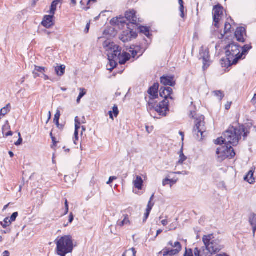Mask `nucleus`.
<instances>
[{
	"label": "nucleus",
	"mask_w": 256,
	"mask_h": 256,
	"mask_svg": "<svg viewBox=\"0 0 256 256\" xmlns=\"http://www.w3.org/2000/svg\"><path fill=\"white\" fill-rule=\"evenodd\" d=\"M10 224H11V222H10V220L8 218H4V220L3 222H0V224H1L2 226L4 228H6Z\"/></svg>",
	"instance_id": "473e14b6"
},
{
	"label": "nucleus",
	"mask_w": 256,
	"mask_h": 256,
	"mask_svg": "<svg viewBox=\"0 0 256 256\" xmlns=\"http://www.w3.org/2000/svg\"><path fill=\"white\" fill-rule=\"evenodd\" d=\"M103 46L107 52L110 66L108 70L110 71L114 69L118 62L124 64L130 59V54L125 52L122 53V48L114 42L106 40L104 42Z\"/></svg>",
	"instance_id": "f257e3e1"
},
{
	"label": "nucleus",
	"mask_w": 256,
	"mask_h": 256,
	"mask_svg": "<svg viewBox=\"0 0 256 256\" xmlns=\"http://www.w3.org/2000/svg\"><path fill=\"white\" fill-rule=\"evenodd\" d=\"M214 143L216 144H220V146H222L221 144H226V141L224 140V136H223L217 138L216 140H215Z\"/></svg>",
	"instance_id": "72a5a7b5"
},
{
	"label": "nucleus",
	"mask_w": 256,
	"mask_h": 256,
	"mask_svg": "<svg viewBox=\"0 0 256 256\" xmlns=\"http://www.w3.org/2000/svg\"><path fill=\"white\" fill-rule=\"evenodd\" d=\"M214 96H216L220 100H221L224 97V94L221 90H215L212 92Z\"/></svg>",
	"instance_id": "cd10ccee"
},
{
	"label": "nucleus",
	"mask_w": 256,
	"mask_h": 256,
	"mask_svg": "<svg viewBox=\"0 0 256 256\" xmlns=\"http://www.w3.org/2000/svg\"><path fill=\"white\" fill-rule=\"evenodd\" d=\"M230 106H231V102H230V103L228 102L225 106L226 109L227 110H229L230 108Z\"/></svg>",
	"instance_id": "6e6d98bb"
},
{
	"label": "nucleus",
	"mask_w": 256,
	"mask_h": 256,
	"mask_svg": "<svg viewBox=\"0 0 256 256\" xmlns=\"http://www.w3.org/2000/svg\"><path fill=\"white\" fill-rule=\"evenodd\" d=\"M10 256V252L8 250H5L3 252V256Z\"/></svg>",
	"instance_id": "bf43d9fd"
},
{
	"label": "nucleus",
	"mask_w": 256,
	"mask_h": 256,
	"mask_svg": "<svg viewBox=\"0 0 256 256\" xmlns=\"http://www.w3.org/2000/svg\"><path fill=\"white\" fill-rule=\"evenodd\" d=\"M162 232V230L160 229H159L156 232V236H158V234H160Z\"/></svg>",
	"instance_id": "69168bd1"
},
{
	"label": "nucleus",
	"mask_w": 256,
	"mask_h": 256,
	"mask_svg": "<svg viewBox=\"0 0 256 256\" xmlns=\"http://www.w3.org/2000/svg\"><path fill=\"white\" fill-rule=\"evenodd\" d=\"M138 46H131L130 48V52L132 54V56L133 58H134L138 54V50H139Z\"/></svg>",
	"instance_id": "bb28decb"
},
{
	"label": "nucleus",
	"mask_w": 256,
	"mask_h": 256,
	"mask_svg": "<svg viewBox=\"0 0 256 256\" xmlns=\"http://www.w3.org/2000/svg\"><path fill=\"white\" fill-rule=\"evenodd\" d=\"M232 28V26L229 22H226L224 24V34L230 32Z\"/></svg>",
	"instance_id": "c9c22d12"
},
{
	"label": "nucleus",
	"mask_w": 256,
	"mask_h": 256,
	"mask_svg": "<svg viewBox=\"0 0 256 256\" xmlns=\"http://www.w3.org/2000/svg\"><path fill=\"white\" fill-rule=\"evenodd\" d=\"M226 59H222L221 64L222 67H228L236 64L238 61L242 58L241 47L238 44L232 43L226 48Z\"/></svg>",
	"instance_id": "20e7f679"
},
{
	"label": "nucleus",
	"mask_w": 256,
	"mask_h": 256,
	"mask_svg": "<svg viewBox=\"0 0 256 256\" xmlns=\"http://www.w3.org/2000/svg\"><path fill=\"white\" fill-rule=\"evenodd\" d=\"M78 130H74V136H75V137H76L77 136H78Z\"/></svg>",
	"instance_id": "0e129e2a"
},
{
	"label": "nucleus",
	"mask_w": 256,
	"mask_h": 256,
	"mask_svg": "<svg viewBox=\"0 0 256 256\" xmlns=\"http://www.w3.org/2000/svg\"><path fill=\"white\" fill-rule=\"evenodd\" d=\"M195 126L194 128L193 134L196 139L200 140L204 136V133L206 132L204 126V116H201L196 118L195 120Z\"/></svg>",
	"instance_id": "1a4fd4ad"
},
{
	"label": "nucleus",
	"mask_w": 256,
	"mask_h": 256,
	"mask_svg": "<svg viewBox=\"0 0 256 256\" xmlns=\"http://www.w3.org/2000/svg\"><path fill=\"white\" fill-rule=\"evenodd\" d=\"M178 2L180 6H181V4H184V2L182 0H178Z\"/></svg>",
	"instance_id": "774afa93"
},
{
	"label": "nucleus",
	"mask_w": 256,
	"mask_h": 256,
	"mask_svg": "<svg viewBox=\"0 0 256 256\" xmlns=\"http://www.w3.org/2000/svg\"><path fill=\"white\" fill-rule=\"evenodd\" d=\"M66 66L64 65H60L55 67V71L58 76H62L65 72Z\"/></svg>",
	"instance_id": "5701e85b"
},
{
	"label": "nucleus",
	"mask_w": 256,
	"mask_h": 256,
	"mask_svg": "<svg viewBox=\"0 0 256 256\" xmlns=\"http://www.w3.org/2000/svg\"><path fill=\"white\" fill-rule=\"evenodd\" d=\"M9 129H10V126H9L8 122L7 120V121H6V124H4V125L3 126V127L2 128V130L3 134H4L6 130H8Z\"/></svg>",
	"instance_id": "e433bc0d"
},
{
	"label": "nucleus",
	"mask_w": 256,
	"mask_h": 256,
	"mask_svg": "<svg viewBox=\"0 0 256 256\" xmlns=\"http://www.w3.org/2000/svg\"><path fill=\"white\" fill-rule=\"evenodd\" d=\"M200 55L203 60V69L205 70L208 68L210 64L208 50L207 49L203 50L200 52Z\"/></svg>",
	"instance_id": "f8f14e48"
},
{
	"label": "nucleus",
	"mask_w": 256,
	"mask_h": 256,
	"mask_svg": "<svg viewBox=\"0 0 256 256\" xmlns=\"http://www.w3.org/2000/svg\"><path fill=\"white\" fill-rule=\"evenodd\" d=\"M42 77L44 78V80H48L49 79L48 76L47 75L45 74L44 73L42 74Z\"/></svg>",
	"instance_id": "13d9d810"
},
{
	"label": "nucleus",
	"mask_w": 256,
	"mask_h": 256,
	"mask_svg": "<svg viewBox=\"0 0 256 256\" xmlns=\"http://www.w3.org/2000/svg\"><path fill=\"white\" fill-rule=\"evenodd\" d=\"M54 16V15L52 14L50 16H45L42 22V25L46 28H50L54 24L52 20Z\"/></svg>",
	"instance_id": "dca6fc26"
},
{
	"label": "nucleus",
	"mask_w": 256,
	"mask_h": 256,
	"mask_svg": "<svg viewBox=\"0 0 256 256\" xmlns=\"http://www.w3.org/2000/svg\"><path fill=\"white\" fill-rule=\"evenodd\" d=\"M180 12H184V4H181L180 8Z\"/></svg>",
	"instance_id": "052dcab7"
},
{
	"label": "nucleus",
	"mask_w": 256,
	"mask_h": 256,
	"mask_svg": "<svg viewBox=\"0 0 256 256\" xmlns=\"http://www.w3.org/2000/svg\"><path fill=\"white\" fill-rule=\"evenodd\" d=\"M236 126H232L224 133L226 144H230L232 146H236L242 134L245 139L250 134V128L248 126L240 125L236 123Z\"/></svg>",
	"instance_id": "f03ea898"
},
{
	"label": "nucleus",
	"mask_w": 256,
	"mask_h": 256,
	"mask_svg": "<svg viewBox=\"0 0 256 256\" xmlns=\"http://www.w3.org/2000/svg\"><path fill=\"white\" fill-rule=\"evenodd\" d=\"M153 206H154V204H152L150 202V200H149L148 204L147 206V208H146V210H148V208H149L150 209V212Z\"/></svg>",
	"instance_id": "37998d69"
},
{
	"label": "nucleus",
	"mask_w": 256,
	"mask_h": 256,
	"mask_svg": "<svg viewBox=\"0 0 256 256\" xmlns=\"http://www.w3.org/2000/svg\"><path fill=\"white\" fill-rule=\"evenodd\" d=\"M196 115V112L194 111H190V114H189L190 116L192 118H194V116Z\"/></svg>",
	"instance_id": "864d4df0"
},
{
	"label": "nucleus",
	"mask_w": 256,
	"mask_h": 256,
	"mask_svg": "<svg viewBox=\"0 0 256 256\" xmlns=\"http://www.w3.org/2000/svg\"><path fill=\"white\" fill-rule=\"evenodd\" d=\"M184 256H194L192 249H187L186 248V252Z\"/></svg>",
	"instance_id": "4c0bfd02"
},
{
	"label": "nucleus",
	"mask_w": 256,
	"mask_h": 256,
	"mask_svg": "<svg viewBox=\"0 0 256 256\" xmlns=\"http://www.w3.org/2000/svg\"><path fill=\"white\" fill-rule=\"evenodd\" d=\"M64 206H65V212H64V215H66L68 212V200L66 199L65 200Z\"/></svg>",
	"instance_id": "a19ab883"
},
{
	"label": "nucleus",
	"mask_w": 256,
	"mask_h": 256,
	"mask_svg": "<svg viewBox=\"0 0 256 256\" xmlns=\"http://www.w3.org/2000/svg\"><path fill=\"white\" fill-rule=\"evenodd\" d=\"M252 48V46L250 45L246 44L242 48H241V54H242V56L243 55H245L247 52Z\"/></svg>",
	"instance_id": "c85d7f7f"
},
{
	"label": "nucleus",
	"mask_w": 256,
	"mask_h": 256,
	"mask_svg": "<svg viewBox=\"0 0 256 256\" xmlns=\"http://www.w3.org/2000/svg\"><path fill=\"white\" fill-rule=\"evenodd\" d=\"M254 168H252L244 178V180H246L250 184H253L254 182Z\"/></svg>",
	"instance_id": "aec40b11"
},
{
	"label": "nucleus",
	"mask_w": 256,
	"mask_h": 256,
	"mask_svg": "<svg viewBox=\"0 0 256 256\" xmlns=\"http://www.w3.org/2000/svg\"><path fill=\"white\" fill-rule=\"evenodd\" d=\"M136 12L134 10H131L126 12L125 14L126 18L130 21L132 24H137L138 22H140L139 20L136 16Z\"/></svg>",
	"instance_id": "4468645a"
},
{
	"label": "nucleus",
	"mask_w": 256,
	"mask_h": 256,
	"mask_svg": "<svg viewBox=\"0 0 256 256\" xmlns=\"http://www.w3.org/2000/svg\"><path fill=\"white\" fill-rule=\"evenodd\" d=\"M248 222L252 226L253 236H254L256 232V214L252 212L248 216Z\"/></svg>",
	"instance_id": "f3484780"
},
{
	"label": "nucleus",
	"mask_w": 256,
	"mask_h": 256,
	"mask_svg": "<svg viewBox=\"0 0 256 256\" xmlns=\"http://www.w3.org/2000/svg\"><path fill=\"white\" fill-rule=\"evenodd\" d=\"M161 222L164 226H166L168 224V221L166 219L162 220Z\"/></svg>",
	"instance_id": "5fc2aeb1"
},
{
	"label": "nucleus",
	"mask_w": 256,
	"mask_h": 256,
	"mask_svg": "<svg viewBox=\"0 0 256 256\" xmlns=\"http://www.w3.org/2000/svg\"><path fill=\"white\" fill-rule=\"evenodd\" d=\"M18 136H19L18 140V141L14 143L15 145H16V146L20 145L22 144V139L21 138V136H20V132L18 133Z\"/></svg>",
	"instance_id": "79ce46f5"
},
{
	"label": "nucleus",
	"mask_w": 256,
	"mask_h": 256,
	"mask_svg": "<svg viewBox=\"0 0 256 256\" xmlns=\"http://www.w3.org/2000/svg\"><path fill=\"white\" fill-rule=\"evenodd\" d=\"M80 123L78 120V117L75 118V130H78L80 128Z\"/></svg>",
	"instance_id": "ea45409f"
},
{
	"label": "nucleus",
	"mask_w": 256,
	"mask_h": 256,
	"mask_svg": "<svg viewBox=\"0 0 256 256\" xmlns=\"http://www.w3.org/2000/svg\"><path fill=\"white\" fill-rule=\"evenodd\" d=\"M56 244V252L60 256H66V254L72 252L74 249L72 236L70 235L58 237L55 240Z\"/></svg>",
	"instance_id": "39448f33"
},
{
	"label": "nucleus",
	"mask_w": 256,
	"mask_h": 256,
	"mask_svg": "<svg viewBox=\"0 0 256 256\" xmlns=\"http://www.w3.org/2000/svg\"><path fill=\"white\" fill-rule=\"evenodd\" d=\"M160 82L164 86H174L176 84L173 76H164L160 78Z\"/></svg>",
	"instance_id": "2eb2a0df"
},
{
	"label": "nucleus",
	"mask_w": 256,
	"mask_h": 256,
	"mask_svg": "<svg viewBox=\"0 0 256 256\" xmlns=\"http://www.w3.org/2000/svg\"><path fill=\"white\" fill-rule=\"evenodd\" d=\"M80 92L76 100V102L78 103H79L80 102L81 98L86 94V91L84 88H80Z\"/></svg>",
	"instance_id": "7c9ffc66"
},
{
	"label": "nucleus",
	"mask_w": 256,
	"mask_h": 256,
	"mask_svg": "<svg viewBox=\"0 0 256 256\" xmlns=\"http://www.w3.org/2000/svg\"><path fill=\"white\" fill-rule=\"evenodd\" d=\"M133 183L136 188L139 190L142 189L144 181L140 176H136V180H134Z\"/></svg>",
	"instance_id": "412c9836"
},
{
	"label": "nucleus",
	"mask_w": 256,
	"mask_h": 256,
	"mask_svg": "<svg viewBox=\"0 0 256 256\" xmlns=\"http://www.w3.org/2000/svg\"><path fill=\"white\" fill-rule=\"evenodd\" d=\"M12 132L10 130L8 131V132H6L5 134V136H11L12 135Z\"/></svg>",
	"instance_id": "4d7b16f0"
},
{
	"label": "nucleus",
	"mask_w": 256,
	"mask_h": 256,
	"mask_svg": "<svg viewBox=\"0 0 256 256\" xmlns=\"http://www.w3.org/2000/svg\"><path fill=\"white\" fill-rule=\"evenodd\" d=\"M172 93V90L170 87H162L160 88V96L164 98V100L162 101L159 104L154 108L155 111L160 116H166V112L168 110V102L167 99L169 98L171 100H173V98L171 96Z\"/></svg>",
	"instance_id": "423d86ee"
},
{
	"label": "nucleus",
	"mask_w": 256,
	"mask_h": 256,
	"mask_svg": "<svg viewBox=\"0 0 256 256\" xmlns=\"http://www.w3.org/2000/svg\"><path fill=\"white\" fill-rule=\"evenodd\" d=\"M172 180H170V179H168V178H166L164 179L162 181V185L163 186H165L166 184H168V182H171Z\"/></svg>",
	"instance_id": "c03bdc74"
},
{
	"label": "nucleus",
	"mask_w": 256,
	"mask_h": 256,
	"mask_svg": "<svg viewBox=\"0 0 256 256\" xmlns=\"http://www.w3.org/2000/svg\"><path fill=\"white\" fill-rule=\"evenodd\" d=\"M140 32L146 36H148L150 34V30L146 26H140Z\"/></svg>",
	"instance_id": "c756f323"
},
{
	"label": "nucleus",
	"mask_w": 256,
	"mask_h": 256,
	"mask_svg": "<svg viewBox=\"0 0 256 256\" xmlns=\"http://www.w3.org/2000/svg\"><path fill=\"white\" fill-rule=\"evenodd\" d=\"M18 216V212H14L12 215L11 216L10 220L11 222H12L15 221L16 218Z\"/></svg>",
	"instance_id": "58836bf2"
},
{
	"label": "nucleus",
	"mask_w": 256,
	"mask_h": 256,
	"mask_svg": "<svg viewBox=\"0 0 256 256\" xmlns=\"http://www.w3.org/2000/svg\"><path fill=\"white\" fill-rule=\"evenodd\" d=\"M212 14L214 25L216 28H219V22L223 16V8L220 5L215 6L213 8Z\"/></svg>",
	"instance_id": "9d476101"
},
{
	"label": "nucleus",
	"mask_w": 256,
	"mask_h": 256,
	"mask_svg": "<svg viewBox=\"0 0 256 256\" xmlns=\"http://www.w3.org/2000/svg\"><path fill=\"white\" fill-rule=\"evenodd\" d=\"M251 102L253 104H256V94H254V97H253V98H252V100H251Z\"/></svg>",
	"instance_id": "8fccbe9b"
},
{
	"label": "nucleus",
	"mask_w": 256,
	"mask_h": 256,
	"mask_svg": "<svg viewBox=\"0 0 256 256\" xmlns=\"http://www.w3.org/2000/svg\"><path fill=\"white\" fill-rule=\"evenodd\" d=\"M52 141L54 145H56V144L57 143V142H56L55 138L52 137Z\"/></svg>",
	"instance_id": "e2e57ef3"
},
{
	"label": "nucleus",
	"mask_w": 256,
	"mask_h": 256,
	"mask_svg": "<svg viewBox=\"0 0 256 256\" xmlns=\"http://www.w3.org/2000/svg\"><path fill=\"white\" fill-rule=\"evenodd\" d=\"M116 178H117L114 176H110L108 182H106L107 184H110L114 180H115Z\"/></svg>",
	"instance_id": "49530a36"
},
{
	"label": "nucleus",
	"mask_w": 256,
	"mask_h": 256,
	"mask_svg": "<svg viewBox=\"0 0 256 256\" xmlns=\"http://www.w3.org/2000/svg\"><path fill=\"white\" fill-rule=\"evenodd\" d=\"M90 23H88L87 24L86 26V28L84 30V32L86 33H88L89 31V30H90Z\"/></svg>",
	"instance_id": "603ef678"
},
{
	"label": "nucleus",
	"mask_w": 256,
	"mask_h": 256,
	"mask_svg": "<svg viewBox=\"0 0 256 256\" xmlns=\"http://www.w3.org/2000/svg\"><path fill=\"white\" fill-rule=\"evenodd\" d=\"M235 36L239 42H244L245 37L246 36V30L244 28H238L235 32Z\"/></svg>",
	"instance_id": "ddd939ff"
},
{
	"label": "nucleus",
	"mask_w": 256,
	"mask_h": 256,
	"mask_svg": "<svg viewBox=\"0 0 256 256\" xmlns=\"http://www.w3.org/2000/svg\"><path fill=\"white\" fill-rule=\"evenodd\" d=\"M46 68L44 67L38 66H34V70L38 72H40L41 74H44L45 72Z\"/></svg>",
	"instance_id": "f704fd0d"
},
{
	"label": "nucleus",
	"mask_w": 256,
	"mask_h": 256,
	"mask_svg": "<svg viewBox=\"0 0 256 256\" xmlns=\"http://www.w3.org/2000/svg\"><path fill=\"white\" fill-rule=\"evenodd\" d=\"M202 241L206 248L200 251L198 248H196L194 250L195 256H211L212 254L220 252L224 248L220 244V241L216 238L212 234L204 236Z\"/></svg>",
	"instance_id": "7ed1b4c3"
},
{
	"label": "nucleus",
	"mask_w": 256,
	"mask_h": 256,
	"mask_svg": "<svg viewBox=\"0 0 256 256\" xmlns=\"http://www.w3.org/2000/svg\"><path fill=\"white\" fill-rule=\"evenodd\" d=\"M78 140V136H77L76 137L74 136V143L75 144H77L76 142Z\"/></svg>",
	"instance_id": "680f3d73"
},
{
	"label": "nucleus",
	"mask_w": 256,
	"mask_h": 256,
	"mask_svg": "<svg viewBox=\"0 0 256 256\" xmlns=\"http://www.w3.org/2000/svg\"><path fill=\"white\" fill-rule=\"evenodd\" d=\"M32 74H34V78H37L38 76H40V74L36 71L34 70L32 72Z\"/></svg>",
	"instance_id": "3c124183"
},
{
	"label": "nucleus",
	"mask_w": 256,
	"mask_h": 256,
	"mask_svg": "<svg viewBox=\"0 0 256 256\" xmlns=\"http://www.w3.org/2000/svg\"><path fill=\"white\" fill-rule=\"evenodd\" d=\"M182 250V246L180 242L170 240L168 243L167 246L164 248L160 252L163 256H174L177 255Z\"/></svg>",
	"instance_id": "6e6552de"
},
{
	"label": "nucleus",
	"mask_w": 256,
	"mask_h": 256,
	"mask_svg": "<svg viewBox=\"0 0 256 256\" xmlns=\"http://www.w3.org/2000/svg\"><path fill=\"white\" fill-rule=\"evenodd\" d=\"M130 224V221L127 214H123L122 219L118 220L117 222V225L120 227L129 224Z\"/></svg>",
	"instance_id": "a211bd4d"
},
{
	"label": "nucleus",
	"mask_w": 256,
	"mask_h": 256,
	"mask_svg": "<svg viewBox=\"0 0 256 256\" xmlns=\"http://www.w3.org/2000/svg\"><path fill=\"white\" fill-rule=\"evenodd\" d=\"M118 113H119V111L118 110V108L117 106L114 105L112 108V112L110 111L108 112V114L110 115V118L111 119H112V120H114V116H113L112 114H114L115 117H116L118 116Z\"/></svg>",
	"instance_id": "b1692460"
},
{
	"label": "nucleus",
	"mask_w": 256,
	"mask_h": 256,
	"mask_svg": "<svg viewBox=\"0 0 256 256\" xmlns=\"http://www.w3.org/2000/svg\"><path fill=\"white\" fill-rule=\"evenodd\" d=\"M216 154L218 160L220 162L226 158H232L236 155L234 148L230 144L220 146L216 149Z\"/></svg>",
	"instance_id": "0eeeda50"
},
{
	"label": "nucleus",
	"mask_w": 256,
	"mask_h": 256,
	"mask_svg": "<svg viewBox=\"0 0 256 256\" xmlns=\"http://www.w3.org/2000/svg\"><path fill=\"white\" fill-rule=\"evenodd\" d=\"M74 220V216L72 214L71 212L68 217V222L69 223H72Z\"/></svg>",
	"instance_id": "09e8293b"
},
{
	"label": "nucleus",
	"mask_w": 256,
	"mask_h": 256,
	"mask_svg": "<svg viewBox=\"0 0 256 256\" xmlns=\"http://www.w3.org/2000/svg\"><path fill=\"white\" fill-rule=\"evenodd\" d=\"M158 84H154L152 86H151L148 90V94L152 96V98H156L158 96Z\"/></svg>",
	"instance_id": "6ab92c4d"
},
{
	"label": "nucleus",
	"mask_w": 256,
	"mask_h": 256,
	"mask_svg": "<svg viewBox=\"0 0 256 256\" xmlns=\"http://www.w3.org/2000/svg\"><path fill=\"white\" fill-rule=\"evenodd\" d=\"M150 211L149 208H148V210H146V212L144 214V222L146 221V220H147L148 218V216L150 215Z\"/></svg>",
	"instance_id": "a18cd8bd"
},
{
	"label": "nucleus",
	"mask_w": 256,
	"mask_h": 256,
	"mask_svg": "<svg viewBox=\"0 0 256 256\" xmlns=\"http://www.w3.org/2000/svg\"><path fill=\"white\" fill-rule=\"evenodd\" d=\"M186 159V157L184 154L182 149L180 152V160L178 164H182Z\"/></svg>",
	"instance_id": "2f4dec72"
},
{
	"label": "nucleus",
	"mask_w": 256,
	"mask_h": 256,
	"mask_svg": "<svg viewBox=\"0 0 256 256\" xmlns=\"http://www.w3.org/2000/svg\"><path fill=\"white\" fill-rule=\"evenodd\" d=\"M174 174H184V175H187L188 174V172L186 171H182V172H174Z\"/></svg>",
	"instance_id": "de8ad7c7"
},
{
	"label": "nucleus",
	"mask_w": 256,
	"mask_h": 256,
	"mask_svg": "<svg viewBox=\"0 0 256 256\" xmlns=\"http://www.w3.org/2000/svg\"><path fill=\"white\" fill-rule=\"evenodd\" d=\"M136 251L134 248H131L126 250L122 254V256H136Z\"/></svg>",
	"instance_id": "393cba45"
},
{
	"label": "nucleus",
	"mask_w": 256,
	"mask_h": 256,
	"mask_svg": "<svg viewBox=\"0 0 256 256\" xmlns=\"http://www.w3.org/2000/svg\"><path fill=\"white\" fill-rule=\"evenodd\" d=\"M137 34L132 31H124L120 36V40L124 42L130 41L132 38H136Z\"/></svg>",
	"instance_id": "9b49d317"
},
{
	"label": "nucleus",
	"mask_w": 256,
	"mask_h": 256,
	"mask_svg": "<svg viewBox=\"0 0 256 256\" xmlns=\"http://www.w3.org/2000/svg\"><path fill=\"white\" fill-rule=\"evenodd\" d=\"M62 1V0H55L52 2L50 11L51 14H54L58 4Z\"/></svg>",
	"instance_id": "4be33fe9"
},
{
	"label": "nucleus",
	"mask_w": 256,
	"mask_h": 256,
	"mask_svg": "<svg viewBox=\"0 0 256 256\" xmlns=\"http://www.w3.org/2000/svg\"><path fill=\"white\" fill-rule=\"evenodd\" d=\"M8 154H10V156L11 158H12V157L14 156V153H13L12 152H11V151H10V152H8Z\"/></svg>",
	"instance_id": "338daca9"
},
{
	"label": "nucleus",
	"mask_w": 256,
	"mask_h": 256,
	"mask_svg": "<svg viewBox=\"0 0 256 256\" xmlns=\"http://www.w3.org/2000/svg\"><path fill=\"white\" fill-rule=\"evenodd\" d=\"M60 116V111L58 110H56V112L54 115V122L56 124L58 128H60V124H59V119Z\"/></svg>",
	"instance_id": "a878e982"
}]
</instances>
